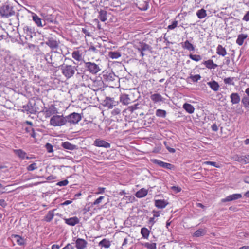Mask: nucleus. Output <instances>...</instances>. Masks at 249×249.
I'll return each instance as SVG.
<instances>
[{
  "instance_id": "obj_61",
  "label": "nucleus",
  "mask_w": 249,
  "mask_h": 249,
  "mask_svg": "<svg viewBox=\"0 0 249 249\" xmlns=\"http://www.w3.org/2000/svg\"><path fill=\"white\" fill-rule=\"evenodd\" d=\"M62 249H74L73 246H72L71 244L68 243L65 247H64Z\"/></svg>"
},
{
  "instance_id": "obj_25",
  "label": "nucleus",
  "mask_w": 249,
  "mask_h": 249,
  "mask_svg": "<svg viewBox=\"0 0 249 249\" xmlns=\"http://www.w3.org/2000/svg\"><path fill=\"white\" fill-rule=\"evenodd\" d=\"M216 53L224 57L227 53L225 47L221 45H218L216 48Z\"/></svg>"
},
{
  "instance_id": "obj_38",
  "label": "nucleus",
  "mask_w": 249,
  "mask_h": 249,
  "mask_svg": "<svg viewBox=\"0 0 249 249\" xmlns=\"http://www.w3.org/2000/svg\"><path fill=\"white\" fill-rule=\"evenodd\" d=\"M33 20L38 27H43L41 19L36 14L33 16Z\"/></svg>"
},
{
  "instance_id": "obj_59",
  "label": "nucleus",
  "mask_w": 249,
  "mask_h": 249,
  "mask_svg": "<svg viewBox=\"0 0 249 249\" xmlns=\"http://www.w3.org/2000/svg\"><path fill=\"white\" fill-rule=\"evenodd\" d=\"M242 20L246 22L249 21V11L246 13L242 18Z\"/></svg>"
},
{
  "instance_id": "obj_51",
  "label": "nucleus",
  "mask_w": 249,
  "mask_h": 249,
  "mask_svg": "<svg viewBox=\"0 0 249 249\" xmlns=\"http://www.w3.org/2000/svg\"><path fill=\"white\" fill-rule=\"evenodd\" d=\"M69 181L68 180L65 179L61 181H59L56 183V185L59 186H65L68 184Z\"/></svg>"
},
{
  "instance_id": "obj_8",
  "label": "nucleus",
  "mask_w": 249,
  "mask_h": 249,
  "mask_svg": "<svg viewBox=\"0 0 249 249\" xmlns=\"http://www.w3.org/2000/svg\"><path fill=\"white\" fill-rule=\"evenodd\" d=\"M23 29L26 38L31 39L33 37V35L35 34L34 28L31 26L26 25L24 26Z\"/></svg>"
},
{
  "instance_id": "obj_16",
  "label": "nucleus",
  "mask_w": 249,
  "mask_h": 249,
  "mask_svg": "<svg viewBox=\"0 0 249 249\" xmlns=\"http://www.w3.org/2000/svg\"><path fill=\"white\" fill-rule=\"evenodd\" d=\"M94 145L97 147H102L105 148H110V144L104 140L100 139H97L94 141Z\"/></svg>"
},
{
  "instance_id": "obj_11",
  "label": "nucleus",
  "mask_w": 249,
  "mask_h": 249,
  "mask_svg": "<svg viewBox=\"0 0 249 249\" xmlns=\"http://www.w3.org/2000/svg\"><path fill=\"white\" fill-rule=\"evenodd\" d=\"M118 104V101H115L113 98L107 97L105 100V106L108 108H112Z\"/></svg>"
},
{
  "instance_id": "obj_30",
  "label": "nucleus",
  "mask_w": 249,
  "mask_h": 249,
  "mask_svg": "<svg viewBox=\"0 0 249 249\" xmlns=\"http://www.w3.org/2000/svg\"><path fill=\"white\" fill-rule=\"evenodd\" d=\"M147 194L148 190L144 188H142L136 193L135 196L137 198H142L145 196Z\"/></svg>"
},
{
  "instance_id": "obj_41",
  "label": "nucleus",
  "mask_w": 249,
  "mask_h": 249,
  "mask_svg": "<svg viewBox=\"0 0 249 249\" xmlns=\"http://www.w3.org/2000/svg\"><path fill=\"white\" fill-rule=\"evenodd\" d=\"M108 55L112 59H117L121 56V53L117 52H110Z\"/></svg>"
},
{
  "instance_id": "obj_9",
  "label": "nucleus",
  "mask_w": 249,
  "mask_h": 249,
  "mask_svg": "<svg viewBox=\"0 0 249 249\" xmlns=\"http://www.w3.org/2000/svg\"><path fill=\"white\" fill-rule=\"evenodd\" d=\"M46 44L52 50H54L58 48L59 43L56 39L51 37L49 38L48 40L46 42Z\"/></svg>"
},
{
  "instance_id": "obj_7",
  "label": "nucleus",
  "mask_w": 249,
  "mask_h": 249,
  "mask_svg": "<svg viewBox=\"0 0 249 249\" xmlns=\"http://www.w3.org/2000/svg\"><path fill=\"white\" fill-rule=\"evenodd\" d=\"M152 162L159 166L167 169L174 170L175 166L171 163L164 162L158 159L152 160Z\"/></svg>"
},
{
  "instance_id": "obj_45",
  "label": "nucleus",
  "mask_w": 249,
  "mask_h": 249,
  "mask_svg": "<svg viewBox=\"0 0 249 249\" xmlns=\"http://www.w3.org/2000/svg\"><path fill=\"white\" fill-rule=\"evenodd\" d=\"M104 198L105 197L104 196H100L92 203L91 206H98L102 203V201Z\"/></svg>"
},
{
  "instance_id": "obj_13",
  "label": "nucleus",
  "mask_w": 249,
  "mask_h": 249,
  "mask_svg": "<svg viewBox=\"0 0 249 249\" xmlns=\"http://www.w3.org/2000/svg\"><path fill=\"white\" fill-rule=\"evenodd\" d=\"M14 153L20 159H30L32 158L27 156V153L22 149H14Z\"/></svg>"
},
{
  "instance_id": "obj_23",
  "label": "nucleus",
  "mask_w": 249,
  "mask_h": 249,
  "mask_svg": "<svg viewBox=\"0 0 249 249\" xmlns=\"http://www.w3.org/2000/svg\"><path fill=\"white\" fill-rule=\"evenodd\" d=\"M150 99L154 103L163 101V97L159 93L152 94L150 96Z\"/></svg>"
},
{
  "instance_id": "obj_15",
  "label": "nucleus",
  "mask_w": 249,
  "mask_h": 249,
  "mask_svg": "<svg viewBox=\"0 0 249 249\" xmlns=\"http://www.w3.org/2000/svg\"><path fill=\"white\" fill-rule=\"evenodd\" d=\"M64 220L66 224L71 226H74L78 224L80 222L79 219L76 216L69 218H65Z\"/></svg>"
},
{
  "instance_id": "obj_4",
  "label": "nucleus",
  "mask_w": 249,
  "mask_h": 249,
  "mask_svg": "<svg viewBox=\"0 0 249 249\" xmlns=\"http://www.w3.org/2000/svg\"><path fill=\"white\" fill-rule=\"evenodd\" d=\"M14 14L13 8L8 5H3L0 8V16L2 17L8 18Z\"/></svg>"
},
{
  "instance_id": "obj_56",
  "label": "nucleus",
  "mask_w": 249,
  "mask_h": 249,
  "mask_svg": "<svg viewBox=\"0 0 249 249\" xmlns=\"http://www.w3.org/2000/svg\"><path fill=\"white\" fill-rule=\"evenodd\" d=\"M82 32L86 36H91L90 32L89 31V30L87 27L82 28Z\"/></svg>"
},
{
  "instance_id": "obj_28",
  "label": "nucleus",
  "mask_w": 249,
  "mask_h": 249,
  "mask_svg": "<svg viewBox=\"0 0 249 249\" xmlns=\"http://www.w3.org/2000/svg\"><path fill=\"white\" fill-rule=\"evenodd\" d=\"M183 108L185 111L189 114H192L194 112L195 108L191 104L189 103H185L183 105Z\"/></svg>"
},
{
  "instance_id": "obj_6",
  "label": "nucleus",
  "mask_w": 249,
  "mask_h": 249,
  "mask_svg": "<svg viewBox=\"0 0 249 249\" xmlns=\"http://www.w3.org/2000/svg\"><path fill=\"white\" fill-rule=\"evenodd\" d=\"M65 118L66 123L68 122L70 124H76L81 120V115L75 112L71 113L67 116Z\"/></svg>"
},
{
  "instance_id": "obj_18",
  "label": "nucleus",
  "mask_w": 249,
  "mask_h": 249,
  "mask_svg": "<svg viewBox=\"0 0 249 249\" xmlns=\"http://www.w3.org/2000/svg\"><path fill=\"white\" fill-rule=\"evenodd\" d=\"M168 204V203L165 200L158 199L155 201V205L158 208H164Z\"/></svg>"
},
{
  "instance_id": "obj_52",
  "label": "nucleus",
  "mask_w": 249,
  "mask_h": 249,
  "mask_svg": "<svg viewBox=\"0 0 249 249\" xmlns=\"http://www.w3.org/2000/svg\"><path fill=\"white\" fill-rule=\"evenodd\" d=\"M134 198V197L131 196H124L123 198L122 199L126 200V203H128V202H132V201Z\"/></svg>"
},
{
  "instance_id": "obj_42",
  "label": "nucleus",
  "mask_w": 249,
  "mask_h": 249,
  "mask_svg": "<svg viewBox=\"0 0 249 249\" xmlns=\"http://www.w3.org/2000/svg\"><path fill=\"white\" fill-rule=\"evenodd\" d=\"M156 115L159 117L165 118L166 115V112L164 110L158 109L156 110Z\"/></svg>"
},
{
  "instance_id": "obj_12",
  "label": "nucleus",
  "mask_w": 249,
  "mask_h": 249,
  "mask_svg": "<svg viewBox=\"0 0 249 249\" xmlns=\"http://www.w3.org/2000/svg\"><path fill=\"white\" fill-rule=\"evenodd\" d=\"M242 197V195L241 194H234L232 195L227 196L226 198L222 199L221 202L225 203L236 199H238Z\"/></svg>"
},
{
  "instance_id": "obj_50",
  "label": "nucleus",
  "mask_w": 249,
  "mask_h": 249,
  "mask_svg": "<svg viewBox=\"0 0 249 249\" xmlns=\"http://www.w3.org/2000/svg\"><path fill=\"white\" fill-rule=\"evenodd\" d=\"M204 164L206 165H210L216 168H220V166L217 165L215 162L213 161H205Z\"/></svg>"
},
{
  "instance_id": "obj_58",
  "label": "nucleus",
  "mask_w": 249,
  "mask_h": 249,
  "mask_svg": "<svg viewBox=\"0 0 249 249\" xmlns=\"http://www.w3.org/2000/svg\"><path fill=\"white\" fill-rule=\"evenodd\" d=\"M233 158L235 161H237L241 163H242V161H243L242 156L236 155L234 156Z\"/></svg>"
},
{
  "instance_id": "obj_60",
  "label": "nucleus",
  "mask_w": 249,
  "mask_h": 249,
  "mask_svg": "<svg viewBox=\"0 0 249 249\" xmlns=\"http://www.w3.org/2000/svg\"><path fill=\"white\" fill-rule=\"evenodd\" d=\"M106 190V188L105 187H99L98 188V192H96L95 194L97 195L103 194Z\"/></svg>"
},
{
  "instance_id": "obj_39",
  "label": "nucleus",
  "mask_w": 249,
  "mask_h": 249,
  "mask_svg": "<svg viewBox=\"0 0 249 249\" xmlns=\"http://www.w3.org/2000/svg\"><path fill=\"white\" fill-rule=\"evenodd\" d=\"M196 15L199 19H202L207 16L206 11L204 9H201L197 11Z\"/></svg>"
},
{
  "instance_id": "obj_36",
  "label": "nucleus",
  "mask_w": 249,
  "mask_h": 249,
  "mask_svg": "<svg viewBox=\"0 0 249 249\" xmlns=\"http://www.w3.org/2000/svg\"><path fill=\"white\" fill-rule=\"evenodd\" d=\"M107 11L105 10H101L99 11L98 18L101 21L105 22L107 20Z\"/></svg>"
},
{
  "instance_id": "obj_19",
  "label": "nucleus",
  "mask_w": 249,
  "mask_h": 249,
  "mask_svg": "<svg viewBox=\"0 0 249 249\" xmlns=\"http://www.w3.org/2000/svg\"><path fill=\"white\" fill-rule=\"evenodd\" d=\"M203 64L209 69H214L218 66V65L214 63L213 61L211 59L204 61Z\"/></svg>"
},
{
  "instance_id": "obj_34",
  "label": "nucleus",
  "mask_w": 249,
  "mask_h": 249,
  "mask_svg": "<svg viewBox=\"0 0 249 249\" xmlns=\"http://www.w3.org/2000/svg\"><path fill=\"white\" fill-rule=\"evenodd\" d=\"M139 244L145 247L147 249H157V246L156 244L155 243H149V242H145V243H139Z\"/></svg>"
},
{
  "instance_id": "obj_54",
  "label": "nucleus",
  "mask_w": 249,
  "mask_h": 249,
  "mask_svg": "<svg viewBox=\"0 0 249 249\" xmlns=\"http://www.w3.org/2000/svg\"><path fill=\"white\" fill-rule=\"evenodd\" d=\"M178 25V21H174L172 23L171 25H169L168 26V29L169 30H172L175 29Z\"/></svg>"
},
{
  "instance_id": "obj_2",
  "label": "nucleus",
  "mask_w": 249,
  "mask_h": 249,
  "mask_svg": "<svg viewBox=\"0 0 249 249\" xmlns=\"http://www.w3.org/2000/svg\"><path fill=\"white\" fill-rule=\"evenodd\" d=\"M61 70L63 75L67 79H69L74 75L76 69L74 66L63 64L61 65Z\"/></svg>"
},
{
  "instance_id": "obj_35",
  "label": "nucleus",
  "mask_w": 249,
  "mask_h": 249,
  "mask_svg": "<svg viewBox=\"0 0 249 249\" xmlns=\"http://www.w3.org/2000/svg\"><path fill=\"white\" fill-rule=\"evenodd\" d=\"M234 80H235V77H229L225 78L223 80V81H224V83L226 85L234 86L235 85V83L234 82Z\"/></svg>"
},
{
  "instance_id": "obj_49",
  "label": "nucleus",
  "mask_w": 249,
  "mask_h": 249,
  "mask_svg": "<svg viewBox=\"0 0 249 249\" xmlns=\"http://www.w3.org/2000/svg\"><path fill=\"white\" fill-rule=\"evenodd\" d=\"M200 78H201V76L199 74H196V75L190 76V79L193 82H197V81L200 80Z\"/></svg>"
},
{
  "instance_id": "obj_53",
  "label": "nucleus",
  "mask_w": 249,
  "mask_h": 249,
  "mask_svg": "<svg viewBox=\"0 0 249 249\" xmlns=\"http://www.w3.org/2000/svg\"><path fill=\"white\" fill-rule=\"evenodd\" d=\"M242 163L247 164L249 163V155L242 156Z\"/></svg>"
},
{
  "instance_id": "obj_48",
  "label": "nucleus",
  "mask_w": 249,
  "mask_h": 249,
  "mask_svg": "<svg viewBox=\"0 0 249 249\" xmlns=\"http://www.w3.org/2000/svg\"><path fill=\"white\" fill-rule=\"evenodd\" d=\"M45 148L48 153L53 152V146L50 143H47L45 145Z\"/></svg>"
},
{
  "instance_id": "obj_46",
  "label": "nucleus",
  "mask_w": 249,
  "mask_h": 249,
  "mask_svg": "<svg viewBox=\"0 0 249 249\" xmlns=\"http://www.w3.org/2000/svg\"><path fill=\"white\" fill-rule=\"evenodd\" d=\"M242 102L245 107L249 108V97H244L242 99Z\"/></svg>"
},
{
  "instance_id": "obj_47",
  "label": "nucleus",
  "mask_w": 249,
  "mask_h": 249,
  "mask_svg": "<svg viewBox=\"0 0 249 249\" xmlns=\"http://www.w3.org/2000/svg\"><path fill=\"white\" fill-rule=\"evenodd\" d=\"M37 168V166L36 165V164L35 163H33L30 164V165H29L27 167V170L28 171H32L35 169H36Z\"/></svg>"
},
{
  "instance_id": "obj_37",
  "label": "nucleus",
  "mask_w": 249,
  "mask_h": 249,
  "mask_svg": "<svg viewBox=\"0 0 249 249\" xmlns=\"http://www.w3.org/2000/svg\"><path fill=\"white\" fill-rule=\"evenodd\" d=\"M62 146L64 148L71 150H74L76 147L75 145L71 144L69 142H65L62 143Z\"/></svg>"
},
{
  "instance_id": "obj_33",
  "label": "nucleus",
  "mask_w": 249,
  "mask_h": 249,
  "mask_svg": "<svg viewBox=\"0 0 249 249\" xmlns=\"http://www.w3.org/2000/svg\"><path fill=\"white\" fill-rule=\"evenodd\" d=\"M150 233V231L146 228L143 227L141 230V234L144 239H148Z\"/></svg>"
},
{
  "instance_id": "obj_31",
  "label": "nucleus",
  "mask_w": 249,
  "mask_h": 249,
  "mask_svg": "<svg viewBox=\"0 0 249 249\" xmlns=\"http://www.w3.org/2000/svg\"><path fill=\"white\" fill-rule=\"evenodd\" d=\"M150 46L144 42H139V45L136 48L138 51H145L150 50Z\"/></svg>"
},
{
  "instance_id": "obj_27",
  "label": "nucleus",
  "mask_w": 249,
  "mask_h": 249,
  "mask_svg": "<svg viewBox=\"0 0 249 249\" xmlns=\"http://www.w3.org/2000/svg\"><path fill=\"white\" fill-rule=\"evenodd\" d=\"M248 35L247 34H240L237 36L236 42L238 45L241 46L243 45L245 39H246Z\"/></svg>"
},
{
  "instance_id": "obj_62",
  "label": "nucleus",
  "mask_w": 249,
  "mask_h": 249,
  "mask_svg": "<svg viewBox=\"0 0 249 249\" xmlns=\"http://www.w3.org/2000/svg\"><path fill=\"white\" fill-rule=\"evenodd\" d=\"M7 204L4 199H0V206L4 207Z\"/></svg>"
},
{
  "instance_id": "obj_64",
  "label": "nucleus",
  "mask_w": 249,
  "mask_h": 249,
  "mask_svg": "<svg viewBox=\"0 0 249 249\" xmlns=\"http://www.w3.org/2000/svg\"><path fill=\"white\" fill-rule=\"evenodd\" d=\"M60 246L57 244H53L52 246L51 249H59Z\"/></svg>"
},
{
  "instance_id": "obj_21",
  "label": "nucleus",
  "mask_w": 249,
  "mask_h": 249,
  "mask_svg": "<svg viewBox=\"0 0 249 249\" xmlns=\"http://www.w3.org/2000/svg\"><path fill=\"white\" fill-rule=\"evenodd\" d=\"M55 209L49 211L44 216V220L47 222H51L54 217Z\"/></svg>"
},
{
  "instance_id": "obj_20",
  "label": "nucleus",
  "mask_w": 249,
  "mask_h": 249,
  "mask_svg": "<svg viewBox=\"0 0 249 249\" xmlns=\"http://www.w3.org/2000/svg\"><path fill=\"white\" fill-rule=\"evenodd\" d=\"M231 101L232 104H237L240 101V97L238 93H232L230 95Z\"/></svg>"
},
{
  "instance_id": "obj_5",
  "label": "nucleus",
  "mask_w": 249,
  "mask_h": 249,
  "mask_svg": "<svg viewBox=\"0 0 249 249\" xmlns=\"http://www.w3.org/2000/svg\"><path fill=\"white\" fill-rule=\"evenodd\" d=\"M85 67L87 71L92 74H96L101 70L98 65L91 62H86Z\"/></svg>"
},
{
  "instance_id": "obj_3",
  "label": "nucleus",
  "mask_w": 249,
  "mask_h": 249,
  "mask_svg": "<svg viewBox=\"0 0 249 249\" xmlns=\"http://www.w3.org/2000/svg\"><path fill=\"white\" fill-rule=\"evenodd\" d=\"M50 124L53 126H61L66 124L65 118L62 115H54L50 119Z\"/></svg>"
},
{
  "instance_id": "obj_43",
  "label": "nucleus",
  "mask_w": 249,
  "mask_h": 249,
  "mask_svg": "<svg viewBox=\"0 0 249 249\" xmlns=\"http://www.w3.org/2000/svg\"><path fill=\"white\" fill-rule=\"evenodd\" d=\"M189 57L190 59L196 62L199 61L202 59V57L201 55L197 54H190L189 55Z\"/></svg>"
},
{
  "instance_id": "obj_40",
  "label": "nucleus",
  "mask_w": 249,
  "mask_h": 249,
  "mask_svg": "<svg viewBox=\"0 0 249 249\" xmlns=\"http://www.w3.org/2000/svg\"><path fill=\"white\" fill-rule=\"evenodd\" d=\"M206 233V230L205 229H199L197 230L196 232L194 233V236L195 237H200L204 235Z\"/></svg>"
},
{
  "instance_id": "obj_57",
  "label": "nucleus",
  "mask_w": 249,
  "mask_h": 249,
  "mask_svg": "<svg viewBox=\"0 0 249 249\" xmlns=\"http://www.w3.org/2000/svg\"><path fill=\"white\" fill-rule=\"evenodd\" d=\"M171 189L176 193H179L181 191V188L178 186H172Z\"/></svg>"
},
{
  "instance_id": "obj_55",
  "label": "nucleus",
  "mask_w": 249,
  "mask_h": 249,
  "mask_svg": "<svg viewBox=\"0 0 249 249\" xmlns=\"http://www.w3.org/2000/svg\"><path fill=\"white\" fill-rule=\"evenodd\" d=\"M121 109L120 108H116L112 111L111 114L112 115L115 116V115L119 114L121 113Z\"/></svg>"
},
{
  "instance_id": "obj_1",
  "label": "nucleus",
  "mask_w": 249,
  "mask_h": 249,
  "mask_svg": "<svg viewBox=\"0 0 249 249\" xmlns=\"http://www.w3.org/2000/svg\"><path fill=\"white\" fill-rule=\"evenodd\" d=\"M45 59L48 63L51 64L54 67H58L62 60V56L59 54H54L53 55L51 53H47Z\"/></svg>"
},
{
  "instance_id": "obj_32",
  "label": "nucleus",
  "mask_w": 249,
  "mask_h": 249,
  "mask_svg": "<svg viewBox=\"0 0 249 249\" xmlns=\"http://www.w3.org/2000/svg\"><path fill=\"white\" fill-rule=\"evenodd\" d=\"M182 47L183 48L187 49L190 51H193L195 50L194 45L188 40H186L183 44H182Z\"/></svg>"
},
{
  "instance_id": "obj_63",
  "label": "nucleus",
  "mask_w": 249,
  "mask_h": 249,
  "mask_svg": "<svg viewBox=\"0 0 249 249\" xmlns=\"http://www.w3.org/2000/svg\"><path fill=\"white\" fill-rule=\"evenodd\" d=\"M154 219H155L154 217H153L150 218V219H149V223L151 224V226H153L154 224V223H155Z\"/></svg>"
},
{
  "instance_id": "obj_26",
  "label": "nucleus",
  "mask_w": 249,
  "mask_h": 249,
  "mask_svg": "<svg viewBox=\"0 0 249 249\" xmlns=\"http://www.w3.org/2000/svg\"><path fill=\"white\" fill-rule=\"evenodd\" d=\"M46 115L47 117L50 116L52 114L57 113V109L54 105H51L45 111Z\"/></svg>"
},
{
  "instance_id": "obj_22",
  "label": "nucleus",
  "mask_w": 249,
  "mask_h": 249,
  "mask_svg": "<svg viewBox=\"0 0 249 249\" xmlns=\"http://www.w3.org/2000/svg\"><path fill=\"white\" fill-rule=\"evenodd\" d=\"M98 245L101 249L102 248L108 249L111 246V242L108 239L104 238L99 243Z\"/></svg>"
},
{
  "instance_id": "obj_44",
  "label": "nucleus",
  "mask_w": 249,
  "mask_h": 249,
  "mask_svg": "<svg viewBox=\"0 0 249 249\" xmlns=\"http://www.w3.org/2000/svg\"><path fill=\"white\" fill-rule=\"evenodd\" d=\"M25 131L27 133H29L32 137L35 138L36 134L34 128H33L32 126H30L29 127H26L25 128Z\"/></svg>"
},
{
  "instance_id": "obj_29",
  "label": "nucleus",
  "mask_w": 249,
  "mask_h": 249,
  "mask_svg": "<svg viewBox=\"0 0 249 249\" xmlns=\"http://www.w3.org/2000/svg\"><path fill=\"white\" fill-rule=\"evenodd\" d=\"M207 84L213 91H217L219 90L220 86L217 82L212 81L208 82Z\"/></svg>"
},
{
  "instance_id": "obj_24",
  "label": "nucleus",
  "mask_w": 249,
  "mask_h": 249,
  "mask_svg": "<svg viewBox=\"0 0 249 249\" xmlns=\"http://www.w3.org/2000/svg\"><path fill=\"white\" fill-rule=\"evenodd\" d=\"M72 57L77 61H81L83 60L82 54L79 50L74 51L72 53Z\"/></svg>"
},
{
  "instance_id": "obj_14",
  "label": "nucleus",
  "mask_w": 249,
  "mask_h": 249,
  "mask_svg": "<svg viewBox=\"0 0 249 249\" xmlns=\"http://www.w3.org/2000/svg\"><path fill=\"white\" fill-rule=\"evenodd\" d=\"M11 237L18 245L24 246L26 244V240L19 235L13 234Z\"/></svg>"
},
{
  "instance_id": "obj_17",
  "label": "nucleus",
  "mask_w": 249,
  "mask_h": 249,
  "mask_svg": "<svg viewBox=\"0 0 249 249\" xmlns=\"http://www.w3.org/2000/svg\"><path fill=\"white\" fill-rule=\"evenodd\" d=\"M131 95L124 94L121 96L120 101L124 105H128L133 102V100L130 98Z\"/></svg>"
},
{
  "instance_id": "obj_10",
  "label": "nucleus",
  "mask_w": 249,
  "mask_h": 249,
  "mask_svg": "<svg viewBox=\"0 0 249 249\" xmlns=\"http://www.w3.org/2000/svg\"><path fill=\"white\" fill-rule=\"evenodd\" d=\"M75 247L77 249H85L88 242L84 239L78 238L75 240Z\"/></svg>"
}]
</instances>
